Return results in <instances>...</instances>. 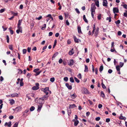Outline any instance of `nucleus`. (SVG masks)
Masks as SVG:
<instances>
[{"label": "nucleus", "instance_id": "15", "mask_svg": "<svg viewBox=\"0 0 127 127\" xmlns=\"http://www.w3.org/2000/svg\"><path fill=\"white\" fill-rule=\"evenodd\" d=\"M76 106L75 104H72L70 105L69 106V108H73L75 107H76Z\"/></svg>", "mask_w": 127, "mask_h": 127}, {"label": "nucleus", "instance_id": "23", "mask_svg": "<svg viewBox=\"0 0 127 127\" xmlns=\"http://www.w3.org/2000/svg\"><path fill=\"white\" fill-rule=\"evenodd\" d=\"M22 20H19L18 21V23L17 24V26H20L22 21Z\"/></svg>", "mask_w": 127, "mask_h": 127}, {"label": "nucleus", "instance_id": "36", "mask_svg": "<svg viewBox=\"0 0 127 127\" xmlns=\"http://www.w3.org/2000/svg\"><path fill=\"white\" fill-rule=\"evenodd\" d=\"M58 52L55 53L53 56L52 58H55L58 55Z\"/></svg>", "mask_w": 127, "mask_h": 127}, {"label": "nucleus", "instance_id": "19", "mask_svg": "<svg viewBox=\"0 0 127 127\" xmlns=\"http://www.w3.org/2000/svg\"><path fill=\"white\" fill-rule=\"evenodd\" d=\"M88 69L87 66L86 65H85V69L84 71L85 72H88Z\"/></svg>", "mask_w": 127, "mask_h": 127}, {"label": "nucleus", "instance_id": "9", "mask_svg": "<svg viewBox=\"0 0 127 127\" xmlns=\"http://www.w3.org/2000/svg\"><path fill=\"white\" fill-rule=\"evenodd\" d=\"M65 85L66 87L69 90H71L72 89V87L71 85H69V84L68 83H65Z\"/></svg>", "mask_w": 127, "mask_h": 127}, {"label": "nucleus", "instance_id": "25", "mask_svg": "<svg viewBox=\"0 0 127 127\" xmlns=\"http://www.w3.org/2000/svg\"><path fill=\"white\" fill-rule=\"evenodd\" d=\"M103 67L102 65L99 68V71L100 72H101V71L103 70Z\"/></svg>", "mask_w": 127, "mask_h": 127}, {"label": "nucleus", "instance_id": "11", "mask_svg": "<svg viewBox=\"0 0 127 127\" xmlns=\"http://www.w3.org/2000/svg\"><path fill=\"white\" fill-rule=\"evenodd\" d=\"M77 30L78 31V33L79 34L81 33V34H83V33L81 31V28L79 26H78Z\"/></svg>", "mask_w": 127, "mask_h": 127}, {"label": "nucleus", "instance_id": "8", "mask_svg": "<svg viewBox=\"0 0 127 127\" xmlns=\"http://www.w3.org/2000/svg\"><path fill=\"white\" fill-rule=\"evenodd\" d=\"M4 125L5 126H7L8 127H10L11 126V122L10 121L8 123L7 122H6L5 124Z\"/></svg>", "mask_w": 127, "mask_h": 127}, {"label": "nucleus", "instance_id": "57", "mask_svg": "<svg viewBox=\"0 0 127 127\" xmlns=\"http://www.w3.org/2000/svg\"><path fill=\"white\" fill-rule=\"evenodd\" d=\"M100 119V118L99 117H98L95 118V120L96 121H99Z\"/></svg>", "mask_w": 127, "mask_h": 127}, {"label": "nucleus", "instance_id": "37", "mask_svg": "<svg viewBox=\"0 0 127 127\" xmlns=\"http://www.w3.org/2000/svg\"><path fill=\"white\" fill-rule=\"evenodd\" d=\"M18 123L17 122L15 123L14 124L13 127H17Z\"/></svg>", "mask_w": 127, "mask_h": 127}, {"label": "nucleus", "instance_id": "40", "mask_svg": "<svg viewBox=\"0 0 127 127\" xmlns=\"http://www.w3.org/2000/svg\"><path fill=\"white\" fill-rule=\"evenodd\" d=\"M43 26L41 28V29L43 30H44L45 29V28H46V24H44L43 25Z\"/></svg>", "mask_w": 127, "mask_h": 127}, {"label": "nucleus", "instance_id": "51", "mask_svg": "<svg viewBox=\"0 0 127 127\" xmlns=\"http://www.w3.org/2000/svg\"><path fill=\"white\" fill-rule=\"evenodd\" d=\"M41 71H38L36 72V74L35 75V76H37L39 75L41 72Z\"/></svg>", "mask_w": 127, "mask_h": 127}, {"label": "nucleus", "instance_id": "63", "mask_svg": "<svg viewBox=\"0 0 127 127\" xmlns=\"http://www.w3.org/2000/svg\"><path fill=\"white\" fill-rule=\"evenodd\" d=\"M110 121V119L109 118H107L106 120V122L108 123Z\"/></svg>", "mask_w": 127, "mask_h": 127}, {"label": "nucleus", "instance_id": "44", "mask_svg": "<svg viewBox=\"0 0 127 127\" xmlns=\"http://www.w3.org/2000/svg\"><path fill=\"white\" fill-rule=\"evenodd\" d=\"M64 81L67 82L68 80V78L67 77H65L64 78Z\"/></svg>", "mask_w": 127, "mask_h": 127}, {"label": "nucleus", "instance_id": "14", "mask_svg": "<svg viewBox=\"0 0 127 127\" xmlns=\"http://www.w3.org/2000/svg\"><path fill=\"white\" fill-rule=\"evenodd\" d=\"M95 5L97 7H99V1L98 0H95Z\"/></svg>", "mask_w": 127, "mask_h": 127}, {"label": "nucleus", "instance_id": "50", "mask_svg": "<svg viewBox=\"0 0 127 127\" xmlns=\"http://www.w3.org/2000/svg\"><path fill=\"white\" fill-rule=\"evenodd\" d=\"M23 54H25L27 52V50L25 49H24L23 50Z\"/></svg>", "mask_w": 127, "mask_h": 127}, {"label": "nucleus", "instance_id": "29", "mask_svg": "<svg viewBox=\"0 0 127 127\" xmlns=\"http://www.w3.org/2000/svg\"><path fill=\"white\" fill-rule=\"evenodd\" d=\"M70 81L72 83H73L74 81L73 77H71L70 78Z\"/></svg>", "mask_w": 127, "mask_h": 127}, {"label": "nucleus", "instance_id": "13", "mask_svg": "<svg viewBox=\"0 0 127 127\" xmlns=\"http://www.w3.org/2000/svg\"><path fill=\"white\" fill-rule=\"evenodd\" d=\"M73 49L72 48L70 50L68 53V54L70 55H72L74 53V52L73 51Z\"/></svg>", "mask_w": 127, "mask_h": 127}, {"label": "nucleus", "instance_id": "47", "mask_svg": "<svg viewBox=\"0 0 127 127\" xmlns=\"http://www.w3.org/2000/svg\"><path fill=\"white\" fill-rule=\"evenodd\" d=\"M64 14L66 17H67L69 15V13L68 12L65 13Z\"/></svg>", "mask_w": 127, "mask_h": 127}, {"label": "nucleus", "instance_id": "4", "mask_svg": "<svg viewBox=\"0 0 127 127\" xmlns=\"http://www.w3.org/2000/svg\"><path fill=\"white\" fill-rule=\"evenodd\" d=\"M113 11L114 14L117 13L119 12V10L117 7H114L113 8Z\"/></svg>", "mask_w": 127, "mask_h": 127}, {"label": "nucleus", "instance_id": "16", "mask_svg": "<svg viewBox=\"0 0 127 127\" xmlns=\"http://www.w3.org/2000/svg\"><path fill=\"white\" fill-rule=\"evenodd\" d=\"M48 96L46 95H44L42 97L43 98H41V100H42V101H43L44 99L46 100L48 99Z\"/></svg>", "mask_w": 127, "mask_h": 127}, {"label": "nucleus", "instance_id": "34", "mask_svg": "<svg viewBox=\"0 0 127 127\" xmlns=\"http://www.w3.org/2000/svg\"><path fill=\"white\" fill-rule=\"evenodd\" d=\"M106 20H108L109 22H110L111 21V17H107L106 18Z\"/></svg>", "mask_w": 127, "mask_h": 127}, {"label": "nucleus", "instance_id": "3", "mask_svg": "<svg viewBox=\"0 0 127 127\" xmlns=\"http://www.w3.org/2000/svg\"><path fill=\"white\" fill-rule=\"evenodd\" d=\"M82 93L85 94H89L87 89L85 88H84L83 89Z\"/></svg>", "mask_w": 127, "mask_h": 127}, {"label": "nucleus", "instance_id": "61", "mask_svg": "<svg viewBox=\"0 0 127 127\" xmlns=\"http://www.w3.org/2000/svg\"><path fill=\"white\" fill-rule=\"evenodd\" d=\"M23 5L22 4H21L20 5L19 7V9H22L23 8Z\"/></svg>", "mask_w": 127, "mask_h": 127}, {"label": "nucleus", "instance_id": "32", "mask_svg": "<svg viewBox=\"0 0 127 127\" xmlns=\"http://www.w3.org/2000/svg\"><path fill=\"white\" fill-rule=\"evenodd\" d=\"M55 78L54 77H52L50 79V81L52 82H53L54 81Z\"/></svg>", "mask_w": 127, "mask_h": 127}, {"label": "nucleus", "instance_id": "28", "mask_svg": "<svg viewBox=\"0 0 127 127\" xmlns=\"http://www.w3.org/2000/svg\"><path fill=\"white\" fill-rule=\"evenodd\" d=\"M116 69L117 71H120V66L119 65H117L116 67Z\"/></svg>", "mask_w": 127, "mask_h": 127}, {"label": "nucleus", "instance_id": "17", "mask_svg": "<svg viewBox=\"0 0 127 127\" xmlns=\"http://www.w3.org/2000/svg\"><path fill=\"white\" fill-rule=\"evenodd\" d=\"M120 116L119 117V119L121 120H125L126 119V118L125 117L122 116V114H120Z\"/></svg>", "mask_w": 127, "mask_h": 127}, {"label": "nucleus", "instance_id": "39", "mask_svg": "<svg viewBox=\"0 0 127 127\" xmlns=\"http://www.w3.org/2000/svg\"><path fill=\"white\" fill-rule=\"evenodd\" d=\"M6 39H7V42L8 43H9V37L8 35L6 36Z\"/></svg>", "mask_w": 127, "mask_h": 127}, {"label": "nucleus", "instance_id": "64", "mask_svg": "<svg viewBox=\"0 0 127 127\" xmlns=\"http://www.w3.org/2000/svg\"><path fill=\"white\" fill-rule=\"evenodd\" d=\"M75 10L77 13L78 14H79L80 13V12L79 11V10L78 9H76Z\"/></svg>", "mask_w": 127, "mask_h": 127}, {"label": "nucleus", "instance_id": "31", "mask_svg": "<svg viewBox=\"0 0 127 127\" xmlns=\"http://www.w3.org/2000/svg\"><path fill=\"white\" fill-rule=\"evenodd\" d=\"M35 107L33 106H31L30 108V110L31 111H32L35 109Z\"/></svg>", "mask_w": 127, "mask_h": 127}, {"label": "nucleus", "instance_id": "2", "mask_svg": "<svg viewBox=\"0 0 127 127\" xmlns=\"http://www.w3.org/2000/svg\"><path fill=\"white\" fill-rule=\"evenodd\" d=\"M39 84L38 83H36L35 84V86L32 87V89L33 90H37L39 88Z\"/></svg>", "mask_w": 127, "mask_h": 127}, {"label": "nucleus", "instance_id": "53", "mask_svg": "<svg viewBox=\"0 0 127 127\" xmlns=\"http://www.w3.org/2000/svg\"><path fill=\"white\" fill-rule=\"evenodd\" d=\"M101 15L100 14L97 16V18L98 20H100L101 19Z\"/></svg>", "mask_w": 127, "mask_h": 127}, {"label": "nucleus", "instance_id": "1", "mask_svg": "<svg viewBox=\"0 0 127 127\" xmlns=\"http://www.w3.org/2000/svg\"><path fill=\"white\" fill-rule=\"evenodd\" d=\"M96 8V7L95 6V4L94 3H92L91 5V12H94V13L95 14V10Z\"/></svg>", "mask_w": 127, "mask_h": 127}, {"label": "nucleus", "instance_id": "24", "mask_svg": "<svg viewBox=\"0 0 127 127\" xmlns=\"http://www.w3.org/2000/svg\"><path fill=\"white\" fill-rule=\"evenodd\" d=\"M83 19L85 22L88 23V21L86 18L85 15H84L83 16Z\"/></svg>", "mask_w": 127, "mask_h": 127}, {"label": "nucleus", "instance_id": "21", "mask_svg": "<svg viewBox=\"0 0 127 127\" xmlns=\"http://www.w3.org/2000/svg\"><path fill=\"white\" fill-rule=\"evenodd\" d=\"M68 114V116H70L71 113V111L70 108H69V109H67Z\"/></svg>", "mask_w": 127, "mask_h": 127}, {"label": "nucleus", "instance_id": "5", "mask_svg": "<svg viewBox=\"0 0 127 127\" xmlns=\"http://www.w3.org/2000/svg\"><path fill=\"white\" fill-rule=\"evenodd\" d=\"M8 96L11 97H18V94L16 93H14Z\"/></svg>", "mask_w": 127, "mask_h": 127}, {"label": "nucleus", "instance_id": "26", "mask_svg": "<svg viewBox=\"0 0 127 127\" xmlns=\"http://www.w3.org/2000/svg\"><path fill=\"white\" fill-rule=\"evenodd\" d=\"M101 96L103 98H104L105 97V94L103 91H101L100 92Z\"/></svg>", "mask_w": 127, "mask_h": 127}, {"label": "nucleus", "instance_id": "12", "mask_svg": "<svg viewBox=\"0 0 127 127\" xmlns=\"http://www.w3.org/2000/svg\"><path fill=\"white\" fill-rule=\"evenodd\" d=\"M73 121L74 122V125L75 126H77L79 123L78 121L77 120H73Z\"/></svg>", "mask_w": 127, "mask_h": 127}, {"label": "nucleus", "instance_id": "30", "mask_svg": "<svg viewBox=\"0 0 127 127\" xmlns=\"http://www.w3.org/2000/svg\"><path fill=\"white\" fill-rule=\"evenodd\" d=\"M8 48L9 49L12 50H13V45H9L8 46Z\"/></svg>", "mask_w": 127, "mask_h": 127}, {"label": "nucleus", "instance_id": "27", "mask_svg": "<svg viewBox=\"0 0 127 127\" xmlns=\"http://www.w3.org/2000/svg\"><path fill=\"white\" fill-rule=\"evenodd\" d=\"M10 104L11 105H12L14 103V101L13 99H11L10 100Z\"/></svg>", "mask_w": 127, "mask_h": 127}, {"label": "nucleus", "instance_id": "56", "mask_svg": "<svg viewBox=\"0 0 127 127\" xmlns=\"http://www.w3.org/2000/svg\"><path fill=\"white\" fill-rule=\"evenodd\" d=\"M59 19L61 20H62L63 19V17L61 15H60L59 16Z\"/></svg>", "mask_w": 127, "mask_h": 127}, {"label": "nucleus", "instance_id": "59", "mask_svg": "<svg viewBox=\"0 0 127 127\" xmlns=\"http://www.w3.org/2000/svg\"><path fill=\"white\" fill-rule=\"evenodd\" d=\"M78 77L79 79L81 78V73H79L78 75Z\"/></svg>", "mask_w": 127, "mask_h": 127}, {"label": "nucleus", "instance_id": "22", "mask_svg": "<svg viewBox=\"0 0 127 127\" xmlns=\"http://www.w3.org/2000/svg\"><path fill=\"white\" fill-rule=\"evenodd\" d=\"M74 41L75 42L77 43H79V40L76 38L75 36H74Z\"/></svg>", "mask_w": 127, "mask_h": 127}, {"label": "nucleus", "instance_id": "35", "mask_svg": "<svg viewBox=\"0 0 127 127\" xmlns=\"http://www.w3.org/2000/svg\"><path fill=\"white\" fill-rule=\"evenodd\" d=\"M18 29V30H21V31H22V27L20 26H17Z\"/></svg>", "mask_w": 127, "mask_h": 127}, {"label": "nucleus", "instance_id": "55", "mask_svg": "<svg viewBox=\"0 0 127 127\" xmlns=\"http://www.w3.org/2000/svg\"><path fill=\"white\" fill-rule=\"evenodd\" d=\"M122 6H123L124 8L126 9H127V4H125L124 5H123Z\"/></svg>", "mask_w": 127, "mask_h": 127}, {"label": "nucleus", "instance_id": "43", "mask_svg": "<svg viewBox=\"0 0 127 127\" xmlns=\"http://www.w3.org/2000/svg\"><path fill=\"white\" fill-rule=\"evenodd\" d=\"M99 32H95V34H94V36L95 37V38H96L97 36V35L98 34Z\"/></svg>", "mask_w": 127, "mask_h": 127}, {"label": "nucleus", "instance_id": "10", "mask_svg": "<svg viewBox=\"0 0 127 127\" xmlns=\"http://www.w3.org/2000/svg\"><path fill=\"white\" fill-rule=\"evenodd\" d=\"M42 104H39L38 105V108L37 111L38 112H40L41 110V108L42 107Z\"/></svg>", "mask_w": 127, "mask_h": 127}, {"label": "nucleus", "instance_id": "48", "mask_svg": "<svg viewBox=\"0 0 127 127\" xmlns=\"http://www.w3.org/2000/svg\"><path fill=\"white\" fill-rule=\"evenodd\" d=\"M124 64L122 62H120V65L121 67H122L124 65Z\"/></svg>", "mask_w": 127, "mask_h": 127}, {"label": "nucleus", "instance_id": "46", "mask_svg": "<svg viewBox=\"0 0 127 127\" xmlns=\"http://www.w3.org/2000/svg\"><path fill=\"white\" fill-rule=\"evenodd\" d=\"M16 32L17 33L19 34L20 32L21 33H22V31H21V30L18 29V30H16Z\"/></svg>", "mask_w": 127, "mask_h": 127}, {"label": "nucleus", "instance_id": "62", "mask_svg": "<svg viewBox=\"0 0 127 127\" xmlns=\"http://www.w3.org/2000/svg\"><path fill=\"white\" fill-rule=\"evenodd\" d=\"M30 94H28L27 95V97L28 98V99H31V98L30 97Z\"/></svg>", "mask_w": 127, "mask_h": 127}, {"label": "nucleus", "instance_id": "7", "mask_svg": "<svg viewBox=\"0 0 127 127\" xmlns=\"http://www.w3.org/2000/svg\"><path fill=\"white\" fill-rule=\"evenodd\" d=\"M108 3L107 0H103L102 4L103 6L106 7L107 6Z\"/></svg>", "mask_w": 127, "mask_h": 127}, {"label": "nucleus", "instance_id": "20", "mask_svg": "<svg viewBox=\"0 0 127 127\" xmlns=\"http://www.w3.org/2000/svg\"><path fill=\"white\" fill-rule=\"evenodd\" d=\"M43 92L45 93L47 92V91H49V88L47 87L45 88L43 90Z\"/></svg>", "mask_w": 127, "mask_h": 127}, {"label": "nucleus", "instance_id": "58", "mask_svg": "<svg viewBox=\"0 0 127 127\" xmlns=\"http://www.w3.org/2000/svg\"><path fill=\"white\" fill-rule=\"evenodd\" d=\"M63 62V60L61 59H60L59 61V64H61L62 63V62Z\"/></svg>", "mask_w": 127, "mask_h": 127}, {"label": "nucleus", "instance_id": "54", "mask_svg": "<svg viewBox=\"0 0 127 127\" xmlns=\"http://www.w3.org/2000/svg\"><path fill=\"white\" fill-rule=\"evenodd\" d=\"M5 9H1L0 10V13H2L3 12L5 11Z\"/></svg>", "mask_w": 127, "mask_h": 127}, {"label": "nucleus", "instance_id": "33", "mask_svg": "<svg viewBox=\"0 0 127 127\" xmlns=\"http://www.w3.org/2000/svg\"><path fill=\"white\" fill-rule=\"evenodd\" d=\"M74 78L75 81L77 83H78L80 81L77 78L74 77Z\"/></svg>", "mask_w": 127, "mask_h": 127}, {"label": "nucleus", "instance_id": "49", "mask_svg": "<svg viewBox=\"0 0 127 127\" xmlns=\"http://www.w3.org/2000/svg\"><path fill=\"white\" fill-rule=\"evenodd\" d=\"M120 23V20H118L117 21L115 22V23L116 24H119Z\"/></svg>", "mask_w": 127, "mask_h": 127}, {"label": "nucleus", "instance_id": "38", "mask_svg": "<svg viewBox=\"0 0 127 127\" xmlns=\"http://www.w3.org/2000/svg\"><path fill=\"white\" fill-rule=\"evenodd\" d=\"M101 85L102 86V87L104 89H105L106 88V87L105 85L103 84V82H102L101 83Z\"/></svg>", "mask_w": 127, "mask_h": 127}, {"label": "nucleus", "instance_id": "41", "mask_svg": "<svg viewBox=\"0 0 127 127\" xmlns=\"http://www.w3.org/2000/svg\"><path fill=\"white\" fill-rule=\"evenodd\" d=\"M126 12H125L124 14V16L126 17H127V11L125 10Z\"/></svg>", "mask_w": 127, "mask_h": 127}, {"label": "nucleus", "instance_id": "60", "mask_svg": "<svg viewBox=\"0 0 127 127\" xmlns=\"http://www.w3.org/2000/svg\"><path fill=\"white\" fill-rule=\"evenodd\" d=\"M67 26H69V23L68 21L67 20L65 22Z\"/></svg>", "mask_w": 127, "mask_h": 127}, {"label": "nucleus", "instance_id": "52", "mask_svg": "<svg viewBox=\"0 0 127 127\" xmlns=\"http://www.w3.org/2000/svg\"><path fill=\"white\" fill-rule=\"evenodd\" d=\"M39 70V69L38 68L35 69L33 70V71L35 72H36L37 71Z\"/></svg>", "mask_w": 127, "mask_h": 127}, {"label": "nucleus", "instance_id": "6", "mask_svg": "<svg viewBox=\"0 0 127 127\" xmlns=\"http://www.w3.org/2000/svg\"><path fill=\"white\" fill-rule=\"evenodd\" d=\"M74 61L73 59L70 60L69 61V63L68 64L70 66H72L74 64Z\"/></svg>", "mask_w": 127, "mask_h": 127}, {"label": "nucleus", "instance_id": "42", "mask_svg": "<svg viewBox=\"0 0 127 127\" xmlns=\"http://www.w3.org/2000/svg\"><path fill=\"white\" fill-rule=\"evenodd\" d=\"M114 42H113L111 43V47L113 48L114 49Z\"/></svg>", "mask_w": 127, "mask_h": 127}, {"label": "nucleus", "instance_id": "45", "mask_svg": "<svg viewBox=\"0 0 127 127\" xmlns=\"http://www.w3.org/2000/svg\"><path fill=\"white\" fill-rule=\"evenodd\" d=\"M12 13L13 14L14 16H17L18 15V13H15L14 12H12Z\"/></svg>", "mask_w": 127, "mask_h": 127}, {"label": "nucleus", "instance_id": "18", "mask_svg": "<svg viewBox=\"0 0 127 127\" xmlns=\"http://www.w3.org/2000/svg\"><path fill=\"white\" fill-rule=\"evenodd\" d=\"M71 97L73 99H74L76 98L77 96L75 94H74L72 95H70Z\"/></svg>", "mask_w": 127, "mask_h": 127}]
</instances>
